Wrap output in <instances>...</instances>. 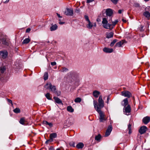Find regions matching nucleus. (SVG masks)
Segmentation results:
<instances>
[{
    "label": "nucleus",
    "mask_w": 150,
    "mask_h": 150,
    "mask_svg": "<svg viewBox=\"0 0 150 150\" xmlns=\"http://www.w3.org/2000/svg\"><path fill=\"white\" fill-rule=\"evenodd\" d=\"M122 20L123 21V22L124 23H126L127 21L126 20H125L124 19H122Z\"/></svg>",
    "instance_id": "58"
},
{
    "label": "nucleus",
    "mask_w": 150,
    "mask_h": 150,
    "mask_svg": "<svg viewBox=\"0 0 150 150\" xmlns=\"http://www.w3.org/2000/svg\"><path fill=\"white\" fill-rule=\"evenodd\" d=\"M111 1L114 4H116L118 1V0H111Z\"/></svg>",
    "instance_id": "41"
},
{
    "label": "nucleus",
    "mask_w": 150,
    "mask_h": 150,
    "mask_svg": "<svg viewBox=\"0 0 150 150\" xmlns=\"http://www.w3.org/2000/svg\"><path fill=\"white\" fill-rule=\"evenodd\" d=\"M124 104H122V105L125 107L128 104V100L127 98L124 99L123 100Z\"/></svg>",
    "instance_id": "25"
},
{
    "label": "nucleus",
    "mask_w": 150,
    "mask_h": 150,
    "mask_svg": "<svg viewBox=\"0 0 150 150\" xmlns=\"http://www.w3.org/2000/svg\"><path fill=\"white\" fill-rule=\"evenodd\" d=\"M103 50L104 52L107 53H110L112 52L113 51V49L107 47L104 48L103 49Z\"/></svg>",
    "instance_id": "15"
},
{
    "label": "nucleus",
    "mask_w": 150,
    "mask_h": 150,
    "mask_svg": "<svg viewBox=\"0 0 150 150\" xmlns=\"http://www.w3.org/2000/svg\"><path fill=\"white\" fill-rule=\"evenodd\" d=\"M81 101V99L79 97L76 98L74 100V102L75 103H80Z\"/></svg>",
    "instance_id": "31"
},
{
    "label": "nucleus",
    "mask_w": 150,
    "mask_h": 150,
    "mask_svg": "<svg viewBox=\"0 0 150 150\" xmlns=\"http://www.w3.org/2000/svg\"><path fill=\"white\" fill-rule=\"evenodd\" d=\"M54 148L52 147H51L50 148H49V150H54Z\"/></svg>",
    "instance_id": "54"
},
{
    "label": "nucleus",
    "mask_w": 150,
    "mask_h": 150,
    "mask_svg": "<svg viewBox=\"0 0 150 150\" xmlns=\"http://www.w3.org/2000/svg\"><path fill=\"white\" fill-rule=\"evenodd\" d=\"M78 76V75L76 73L74 72H70L67 74V79H74Z\"/></svg>",
    "instance_id": "5"
},
{
    "label": "nucleus",
    "mask_w": 150,
    "mask_h": 150,
    "mask_svg": "<svg viewBox=\"0 0 150 150\" xmlns=\"http://www.w3.org/2000/svg\"><path fill=\"white\" fill-rule=\"evenodd\" d=\"M100 93L99 91L95 90L93 92V95L95 98H97L98 96L100 95Z\"/></svg>",
    "instance_id": "18"
},
{
    "label": "nucleus",
    "mask_w": 150,
    "mask_h": 150,
    "mask_svg": "<svg viewBox=\"0 0 150 150\" xmlns=\"http://www.w3.org/2000/svg\"><path fill=\"white\" fill-rule=\"evenodd\" d=\"M51 64L52 66L55 65L57 64L55 62H51Z\"/></svg>",
    "instance_id": "46"
},
{
    "label": "nucleus",
    "mask_w": 150,
    "mask_h": 150,
    "mask_svg": "<svg viewBox=\"0 0 150 150\" xmlns=\"http://www.w3.org/2000/svg\"><path fill=\"white\" fill-rule=\"evenodd\" d=\"M99 115V120L100 122H104L106 120L104 112L101 110H96Z\"/></svg>",
    "instance_id": "3"
},
{
    "label": "nucleus",
    "mask_w": 150,
    "mask_h": 150,
    "mask_svg": "<svg viewBox=\"0 0 150 150\" xmlns=\"http://www.w3.org/2000/svg\"><path fill=\"white\" fill-rule=\"evenodd\" d=\"M114 35V33L112 32L108 33L106 34V37L107 38H110L112 37Z\"/></svg>",
    "instance_id": "19"
},
{
    "label": "nucleus",
    "mask_w": 150,
    "mask_h": 150,
    "mask_svg": "<svg viewBox=\"0 0 150 150\" xmlns=\"http://www.w3.org/2000/svg\"><path fill=\"white\" fill-rule=\"evenodd\" d=\"M46 98L48 100H51V98L50 96V93H47L45 95Z\"/></svg>",
    "instance_id": "37"
},
{
    "label": "nucleus",
    "mask_w": 150,
    "mask_h": 150,
    "mask_svg": "<svg viewBox=\"0 0 150 150\" xmlns=\"http://www.w3.org/2000/svg\"><path fill=\"white\" fill-rule=\"evenodd\" d=\"M123 11V10H119L118 11V12L119 13L121 14L122 13V11Z\"/></svg>",
    "instance_id": "53"
},
{
    "label": "nucleus",
    "mask_w": 150,
    "mask_h": 150,
    "mask_svg": "<svg viewBox=\"0 0 150 150\" xmlns=\"http://www.w3.org/2000/svg\"><path fill=\"white\" fill-rule=\"evenodd\" d=\"M103 27L107 29H110L112 25L108 23V21L106 18H103L102 22Z\"/></svg>",
    "instance_id": "4"
},
{
    "label": "nucleus",
    "mask_w": 150,
    "mask_h": 150,
    "mask_svg": "<svg viewBox=\"0 0 150 150\" xmlns=\"http://www.w3.org/2000/svg\"><path fill=\"white\" fill-rule=\"evenodd\" d=\"M44 79L45 81L47 80L48 79V74L47 72H46L44 73Z\"/></svg>",
    "instance_id": "36"
},
{
    "label": "nucleus",
    "mask_w": 150,
    "mask_h": 150,
    "mask_svg": "<svg viewBox=\"0 0 150 150\" xmlns=\"http://www.w3.org/2000/svg\"><path fill=\"white\" fill-rule=\"evenodd\" d=\"M98 102V104H97L96 101H93L94 107L96 110H101V109L104 106V102L102 99V97L101 96L99 97Z\"/></svg>",
    "instance_id": "1"
},
{
    "label": "nucleus",
    "mask_w": 150,
    "mask_h": 150,
    "mask_svg": "<svg viewBox=\"0 0 150 150\" xmlns=\"http://www.w3.org/2000/svg\"><path fill=\"white\" fill-rule=\"evenodd\" d=\"M68 71V69L64 67L62 68V69L61 71L62 72H65L67 71Z\"/></svg>",
    "instance_id": "40"
},
{
    "label": "nucleus",
    "mask_w": 150,
    "mask_h": 150,
    "mask_svg": "<svg viewBox=\"0 0 150 150\" xmlns=\"http://www.w3.org/2000/svg\"><path fill=\"white\" fill-rule=\"evenodd\" d=\"M44 87L47 89H50L51 91L59 96L60 95V92H58L56 91L55 86L52 85L50 83H48L45 85Z\"/></svg>",
    "instance_id": "2"
},
{
    "label": "nucleus",
    "mask_w": 150,
    "mask_h": 150,
    "mask_svg": "<svg viewBox=\"0 0 150 150\" xmlns=\"http://www.w3.org/2000/svg\"><path fill=\"white\" fill-rule=\"evenodd\" d=\"M95 0H86V3H88L93 2Z\"/></svg>",
    "instance_id": "45"
},
{
    "label": "nucleus",
    "mask_w": 150,
    "mask_h": 150,
    "mask_svg": "<svg viewBox=\"0 0 150 150\" xmlns=\"http://www.w3.org/2000/svg\"><path fill=\"white\" fill-rule=\"evenodd\" d=\"M30 39L28 38H27L24 40L23 42V44H27L30 41Z\"/></svg>",
    "instance_id": "28"
},
{
    "label": "nucleus",
    "mask_w": 150,
    "mask_h": 150,
    "mask_svg": "<svg viewBox=\"0 0 150 150\" xmlns=\"http://www.w3.org/2000/svg\"><path fill=\"white\" fill-rule=\"evenodd\" d=\"M112 125H109L106 130L105 134V137H107L109 136L110 134V133H111L112 130Z\"/></svg>",
    "instance_id": "7"
},
{
    "label": "nucleus",
    "mask_w": 150,
    "mask_h": 150,
    "mask_svg": "<svg viewBox=\"0 0 150 150\" xmlns=\"http://www.w3.org/2000/svg\"><path fill=\"white\" fill-rule=\"evenodd\" d=\"M50 138H52V139L54 138H56L57 137V134L55 133H52L50 134Z\"/></svg>",
    "instance_id": "26"
},
{
    "label": "nucleus",
    "mask_w": 150,
    "mask_h": 150,
    "mask_svg": "<svg viewBox=\"0 0 150 150\" xmlns=\"http://www.w3.org/2000/svg\"><path fill=\"white\" fill-rule=\"evenodd\" d=\"M124 112L126 113L127 115H129V113H130L131 110L130 106L129 105H128L127 106L124 107Z\"/></svg>",
    "instance_id": "8"
},
{
    "label": "nucleus",
    "mask_w": 150,
    "mask_h": 150,
    "mask_svg": "<svg viewBox=\"0 0 150 150\" xmlns=\"http://www.w3.org/2000/svg\"><path fill=\"white\" fill-rule=\"evenodd\" d=\"M57 15L58 16V17L59 18H62V17L60 16V15L57 13Z\"/></svg>",
    "instance_id": "60"
},
{
    "label": "nucleus",
    "mask_w": 150,
    "mask_h": 150,
    "mask_svg": "<svg viewBox=\"0 0 150 150\" xmlns=\"http://www.w3.org/2000/svg\"><path fill=\"white\" fill-rule=\"evenodd\" d=\"M121 93L122 96L128 98H129L132 95L131 93L127 91H123L121 92Z\"/></svg>",
    "instance_id": "6"
},
{
    "label": "nucleus",
    "mask_w": 150,
    "mask_h": 150,
    "mask_svg": "<svg viewBox=\"0 0 150 150\" xmlns=\"http://www.w3.org/2000/svg\"><path fill=\"white\" fill-rule=\"evenodd\" d=\"M7 100L9 103H11L12 105H13L12 103V101L11 100L9 99H7Z\"/></svg>",
    "instance_id": "51"
},
{
    "label": "nucleus",
    "mask_w": 150,
    "mask_h": 150,
    "mask_svg": "<svg viewBox=\"0 0 150 150\" xmlns=\"http://www.w3.org/2000/svg\"><path fill=\"white\" fill-rule=\"evenodd\" d=\"M113 11L110 8H107L106 9V13L107 16H111L113 14Z\"/></svg>",
    "instance_id": "13"
},
{
    "label": "nucleus",
    "mask_w": 150,
    "mask_h": 150,
    "mask_svg": "<svg viewBox=\"0 0 150 150\" xmlns=\"http://www.w3.org/2000/svg\"><path fill=\"white\" fill-rule=\"evenodd\" d=\"M84 146V144L81 143H79L76 145V147L78 149H81Z\"/></svg>",
    "instance_id": "24"
},
{
    "label": "nucleus",
    "mask_w": 150,
    "mask_h": 150,
    "mask_svg": "<svg viewBox=\"0 0 150 150\" xmlns=\"http://www.w3.org/2000/svg\"><path fill=\"white\" fill-rule=\"evenodd\" d=\"M129 134H130L132 133L131 129H129Z\"/></svg>",
    "instance_id": "59"
},
{
    "label": "nucleus",
    "mask_w": 150,
    "mask_h": 150,
    "mask_svg": "<svg viewBox=\"0 0 150 150\" xmlns=\"http://www.w3.org/2000/svg\"><path fill=\"white\" fill-rule=\"evenodd\" d=\"M56 150H61L59 148H57V149Z\"/></svg>",
    "instance_id": "63"
},
{
    "label": "nucleus",
    "mask_w": 150,
    "mask_h": 150,
    "mask_svg": "<svg viewBox=\"0 0 150 150\" xmlns=\"http://www.w3.org/2000/svg\"><path fill=\"white\" fill-rule=\"evenodd\" d=\"M148 9L150 10V7H149Z\"/></svg>",
    "instance_id": "64"
},
{
    "label": "nucleus",
    "mask_w": 150,
    "mask_h": 150,
    "mask_svg": "<svg viewBox=\"0 0 150 150\" xmlns=\"http://www.w3.org/2000/svg\"><path fill=\"white\" fill-rule=\"evenodd\" d=\"M134 6L135 7H140V4H139L137 3H135L134 4Z\"/></svg>",
    "instance_id": "39"
},
{
    "label": "nucleus",
    "mask_w": 150,
    "mask_h": 150,
    "mask_svg": "<svg viewBox=\"0 0 150 150\" xmlns=\"http://www.w3.org/2000/svg\"><path fill=\"white\" fill-rule=\"evenodd\" d=\"M67 121H66V123H65V125H64V127L65 128H67V127H69L70 125L69 124H66V123L67 124Z\"/></svg>",
    "instance_id": "42"
},
{
    "label": "nucleus",
    "mask_w": 150,
    "mask_h": 150,
    "mask_svg": "<svg viewBox=\"0 0 150 150\" xmlns=\"http://www.w3.org/2000/svg\"><path fill=\"white\" fill-rule=\"evenodd\" d=\"M144 64L146 65V66L149 65V64L148 62L145 63Z\"/></svg>",
    "instance_id": "57"
},
{
    "label": "nucleus",
    "mask_w": 150,
    "mask_h": 150,
    "mask_svg": "<svg viewBox=\"0 0 150 150\" xmlns=\"http://www.w3.org/2000/svg\"><path fill=\"white\" fill-rule=\"evenodd\" d=\"M73 10L71 9L67 8L65 12V14L67 16H72L73 15Z\"/></svg>",
    "instance_id": "10"
},
{
    "label": "nucleus",
    "mask_w": 150,
    "mask_h": 150,
    "mask_svg": "<svg viewBox=\"0 0 150 150\" xmlns=\"http://www.w3.org/2000/svg\"><path fill=\"white\" fill-rule=\"evenodd\" d=\"M67 110L71 112H72L74 111V109L72 108V107L70 106H68L67 107Z\"/></svg>",
    "instance_id": "23"
},
{
    "label": "nucleus",
    "mask_w": 150,
    "mask_h": 150,
    "mask_svg": "<svg viewBox=\"0 0 150 150\" xmlns=\"http://www.w3.org/2000/svg\"><path fill=\"white\" fill-rule=\"evenodd\" d=\"M93 25L95 27L96 26V24L95 23L93 24Z\"/></svg>",
    "instance_id": "61"
},
{
    "label": "nucleus",
    "mask_w": 150,
    "mask_h": 150,
    "mask_svg": "<svg viewBox=\"0 0 150 150\" xmlns=\"http://www.w3.org/2000/svg\"><path fill=\"white\" fill-rule=\"evenodd\" d=\"M1 41L2 42L3 44L7 45L8 44L7 42L6 41V39L5 38H3L2 39Z\"/></svg>",
    "instance_id": "35"
},
{
    "label": "nucleus",
    "mask_w": 150,
    "mask_h": 150,
    "mask_svg": "<svg viewBox=\"0 0 150 150\" xmlns=\"http://www.w3.org/2000/svg\"><path fill=\"white\" fill-rule=\"evenodd\" d=\"M147 130V127L146 126H143L140 128L139 132V133L142 134L145 133Z\"/></svg>",
    "instance_id": "9"
},
{
    "label": "nucleus",
    "mask_w": 150,
    "mask_h": 150,
    "mask_svg": "<svg viewBox=\"0 0 150 150\" xmlns=\"http://www.w3.org/2000/svg\"><path fill=\"white\" fill-rule=\"evenodd\" d=\"M51 69H52V68H51V67L50 66L49 67H48V70L49 71H51Z\"/></svg>",
    "instance_id": "52"
},
{
    "label": "nucleus",
    "mask_w": 150,
    "mask_h": 150,
    "mask_svg": "<svg viewBox=\"0 0 150 150\" xmlns=\"http://www.w3.org/2000/svg\"><path fill=\"white\" fill-rule=\"evenodd\" d=\"M8 54L7 52L6 51H0V57L3 58H5Z\"/></svg>",
    "instance_id": "11"
},
{
    "label": "nucleus",
    "mask_w": 150,
    "mask_h": 150,
    "mask_svg": "<svg viewBox=\"0 0 150 150\" xmlns=\"http://www.w3.org/2000/svg\"><path fill=\"white\" fill-rule=\"evenodd\" d=\"M69 144L71 146L73 147H75V143L74 142H71L69 143Z\"/></svg>",
    "instance_id": "43"
},
{
    "label": "nucleus",
    "mask_w": 150,
    "mask_h": 150,
    "mask_svg": "<svg viewBox=\"0 0 150 150\" xmlns=\"http://www.w3.org/2000/svg\"><path fill=\"white\" fill-rule=\"evenodd\" d=\"M53 98L55 102L58 104H63L61 100L58 98L56 97H54Z\"/></svg>",
    "instance_id": "17"
},
{
    "label": "nucleus",
    "mask_w": 150,
    "mask_h": 150,
    "mask_svg": "<svg viewBox=\"0 0 150 150\" xmlns=\"http://www.w3.org/2000/svg\"><path fill=\"white\" fill-rule=\"evenodd\" d=\"M131 124H129L128 125V129H131Z\"/></svg>",
    "instance_id": "50"
},
{
    "label": "nucleus",
    "mask_w": 150,
    "mask_h": 150,
    "mask_svg": "<svg viewBox=\"0 0 150 150\" xmlns=\"http://www.w3.org/2000/svg\"><path fill=\"white\" fill-rule=\"evenodd\" d=\"M144 15L146 18H148V19L150 17V13L147 11H146L144 12Z\"/></svg>",
    "instance_id": "22"
},
{
    "label": "nucleus",
    "mask_w": 150,
    "mask_h": 150,
    "mask_svg": "<svg viewBox=\"0 0 150 150\" xmlns=\"http://www.w3.org/2000/svg\"><path fill=\"white\" fill-rule=\"evenodd\" d=\"M13 111L15 113H18L20 112L21 110L20 109L18 108H16L13 110Z\"/></svg>",
    "instance_id": "32"
},
{
    "label": "nucleus",
    "mask_w": 150,
    "mask_h": 150,
    "mask_svg": "<svg viewBox=\"0 0 150 150\" xmlns=\"http://www.w3.org/2000/svg\"><path fill=\"white\" fill-rule=\"evenodd\" d=\"M59 23L60 24H61V25H62V24H64V22H59Z\"/></svg>",
    "instance_id": "56"
},
{
    "label": "nucleus",
    "mask_w": 150,
    "mask_h": 150,
    "mask_svg": "<svg viewBox=\"0 0 150 150\" xmlns=\"http://www.w3.org/2000/svg\"><path fill=\"white\" fill-rule=\"evenodd\" d=\"M25 122V118L24 117H22L21 118L19 121L20 124L22 125L24 124V122Z\"/></svg>",
    "instance_id": "29"
},
{
    "label": "nucleus",
    "mask_w": 150,
    "mask_h": 150,
    "mask_svg": "<svg viewBox=\"0 0 150 150\" xmlns=\"http://www.w3.org/2000/svg\"><path fill=\"white\" fill-rule=\"evenodd\" d=\"M6 69V66H1L0 67V79H1L2 77L1 74L4 73Z\"/></svg>",
    "instance_id": "12"
},
{
    "label": "nucleus",
    "mask_w": 150,
    "mask_h": 150,
    "mask_svg": "<svg viewBox=\"0 0 150 150\" xmlns=\"http://www.w3.org/2000/svg\"><path fill=\"white\" fill-rule=\"evenodd\" d=\"M110 96H108L107 98V101L106 102V103L108 104L109 103V101L110 100Z\"/></svg>",
    "instance_id": "47"
},
{
    "label": "nucleus",
    "mask_w": 150,
    "mask_h": 150,
    "mask_svg": "<svg viewBox=\"0 0 150 150\" xmlns=\"http://www.w3.org/2000/svg\"><path fill=\"white\" fill-rule=\"evenodd\" d=\"M125 41L122 40L117 43L115 45V47H120L125 43Z\"/></svg>",
    "instance_id": "16"
},
{
    "label": "nucleus",
    "mask_w": 150,
    "mask_h": 150,
    "mask_svg": "<svg viewBox=\"0 0 150 150\" xmlns=\"http://www.w3.org/2000/svg\"><path fill=\"white\" fill-rule=\"evenodd\" d=\"M88 23L86 25L87 27L89 29L92 28V27L93 26V24L90 21L88 22Z\"/></svg>",
    "instance_id": "21"
},
{
    "label": "nucleus",
    "mask_w": 150,
    "mask_h": 150,
    "mask_svg": "<svg viewBox=\"0 0 150 150\" xmlns=\"http://www.w3.org/2000/svg\"><path fill=\"white\" fill-rule=\"evenodd\" d=\"M53 141V139L51 138H50V139H49L48 140L46 141L45 143L47 144L49 142H52Z\"/></svg>",
    "instance_id": "38"
},
{
    "label": "nucleus",
    "mask_w": 150,
    "mask_h": 150,
    "mask_svg": "<svg viewBox=\"0 0 150 150\" xmlns=\"http://www.w3.org/2000/svg\"><path fill=\"white\" fill-rule=\"evenodd\" d=\"M57 28V26L56 24L54 25L52 24L50 28V30L53 31L56 30Z\"/></svg>",
    "instance_id": "20"
},
{
    "label": "nucleus",
    "mask_w": 150,
    "mask_h": 150,
    "mask_svg": "<svg viewBox=\"0 0 150 150\" xmlns=\"http://www.w3.org/2000/svg\"><path fill=\"white\" fill-rule=\"evenodd\" d=\"M9 1V0H6V1H4L3 3L4 4L7 3Z\"/></svg>",
    "instance_id": "55"
},
{
    "label": "nucleus",
    "mask_w": 150,
    "mask_h": 150,
    "mask_svg": "<svg viewBox=\"0 0 150 150\" xmlns=\"http://www.w3.org/2000/svg\"><path fill=\"white\" fill-rule=\"evenodd\" d=\"M118 21L117 19L116 20L112 22V25L113 26V27H112V29L117 24V23L118 22Z\"/></svg>",
    "instance_id": "30"
},
{
    "label": "nucleus",
    "mask_w": 150,
    "mask_h": 150,
    "mask_svg": "<svg viewBox=\"0 0 150 150\" xmlns=\"http://www.w3.org/2000/svg\"><path fill=\"white\" fill-rule=\"evenodd\" d=\"M101 136L100 134H99L97 136H96L95 137V139L98 141H99L101 139Z\"/></svg>",
    "instance_id": "34"
},
{
    "label": "nucleus",
    "mask_w": 150,
    "mask_h": 150,
    "mask_svg": "<svg viewBox=\"0 0 150 150\" xmlns=\"http://www.w3.org/2000/svg\"><path fill=\"white\" fill-rule=\"evenodd\" d=\"M143 28H144V26L142 25H141L140 26V31H143L144 30H143Z\"/></svg>",
    "instance_id": "49"
},
{
    "label": "nucleus",
    "mask_w": 150,
    "mask_h": 150,
    "mask_svg": "<svg viewBox=\"0 0 150 150\" xmlns=\"http://www.w3.org/2000/svg\"><path fill=\"white\" fill-rule=\"evenodd\" d=\"M145 1H149V0H144Z\"/></svg>",
    "instance_id": "62"
},
{
    "label": "nucleus",
    "mask_w": 150,
    "mask_h": 150,
    "mask_svg": "<svg viewBox=\"0 0 150 150\" xmlns=\"http://www.w3.org/2000/svg\"><path fill=\"white\" fill-rule=\"evenodd\" d=\"M117 41V40L116 39H114L113 41L110 43V46L111 47L113 46L115 43H116Z\"/></svg>",
    "instance_id": "33"
},
{
    "label": "nucleus",
    "mask_w": 150,
    "mask_h": 150,
    "mask_svg": "<svg viewBox=\"0 0 150 150\" xmlns=\"http://www.w3.org/2000/svg\"><path fill=\"white\" fill-rule=\"evenodd\" d=\"M150 121V117L149 116L144 117L142 120V122L145 124H147Z\"/></svg>",
    "instance_id": "14"
},
{
    "label": "nucleus",
    "mask_w": 150,
    "mask_h": 150,
    "mask_svg": "<svg viewBox=\"0 0 150 150\" xmlns=\"http://www.w3.org/2000/svg\"><path fill=\"white\" fill-rule=\"evenodd\" d=\"M31 30V29L30 28H28L26 29V33H29Z\"/></svg>",
    "instance_id": "48"
},
{
    "label": "nucleus",
    "mask_w": 150,
    "mask_h": 150,
    "mask_svg": "<svg viewBox=\"0 0 150 150\" xmlns=\"http://www.w3.org/2000/svg\"><path fill=\"white\" fill-rule=\"evenodd\" d=\"M43 122L44 124L48 125L51 127L52 126V124L51 123H49L46 121H43Z\"/></svg>",
    "instance_id": "27"
},
{
    "label": "nucleus",
    "mask_w": 150,
    "mask_h": 150,
    "mask_svg": "<svg viewBox=\"0 0 150 150\" xmlns=\"http://www.w3.org/2000/svg\"><path fill=\"white\" fill-rule=\"evenodd\" d=\"M86 20L87 21V22L89 21H90L88 17L87 16L85 15L84 16Z\"/></svg>",
    "instance_id": "44"
}]
</instances>
